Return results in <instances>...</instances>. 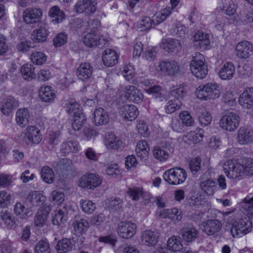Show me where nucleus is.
<instances>
[{
  "label": "nucleus",
  "mask_w": 253,
  "mask_h": 253,
  "mask_svg": "<svg viewBox=\"0 0 253 253\" xmlns=\"http://www.w3.org/2000/svg\"><path fill=\"white\" fill-rule=\"evenodd\" d=\"M205 62L204 55L199 52H196L193 57L190 64V70L192 74L197 79H203L208 74V67Z\"/></svg>",
  "instance_id": "1"
},
{
  "label": "nucleus",
  "mask_w": 253,
  "mask_h": 253,
  "mask_svg": "<svg viewBox=\"0 0 253 253\" xmlns=\"http://www.w3.org/2000/svg\"><path fill=\"white\" fill-rule=\"evenodd\" d=\"M187 177L186 170L178 167L167 170L163 174L164 180L169 184L172 185L182 184Z\"/></svg>",
  "instance_id": "2"
},
{
  "label": "nucleus",
  "mask_w": 253,
  "mask_h": 253,
  "mask_svg": "<svg viewBox=\"0 0 253 253\" xmlns=\"http://www.w3.org/2000/svg\"><path fill=\"white\" fill-rule=\"evenodd\" d=\"M223 170L227 177L231 179L240 180L245 176L244 165L235 164L232 161L225 162Z\"/></svg>",
  "instance_id": "3"
},
{
  "label": "nucleus",
  "mask_w": 253,
  "mask_h": 253,
  "mask_svg": "<svg viewBox=\"0 0 253 253\" xmlns=\"http://www.w3.org/2000/svg\"><path fill=\"white\" fill-rule=\"evenodd\" d=\"M42 135L40 129L36 126H29L24 131L23 141L27 146L36 145L42 141Z\"/></svg>",
  "instance_id": "4"
},
{
  "label": "nucleus",
  "mask_w": 253,
  "mask_h": 253,
  "mask_svg": "<svg viewBox=\"0 0 253 253\" xmlns=\"http://www.w3.org/2000/svg\"><path fill=\"white\" fill-rule=\"evenodd\" d=\"M240 117L235 113L229 112L221 117L219 121L220 126L228 131H234L239 126Z\"/></svg>",
  "instance_id": "5"
},
{
  "label": "nucleus",
  "mask_w": 253,
  "mask_h": 253,
  "mask_svg": "<svg viewBox=\"0 0 253 253\" xmlns=\"http://www.w3.org/2000/svg\"><path fill=\"white\" fill-rule=\"evenodd\" d=\"M252 227L250 221L240 219L232 224L230 232L234 238L240 237L249 233L252 230Z\"/></svg>",
  "instance_id": "6"
},
{
  "label": "nucleus",
  "mask_w": 253,
  "mask_h": 253,
  "mask_svg": "<svg viewBox=\"0 0 253 253\" xmlns=\"http://www.w3.org/2000/svg\"><path fill=\"white\" fill-rule=\"evenodd\" d=\"M102 183V179L98 175L87 173L83 175L78 181V186L81 188L93 189Z\"/></svg>",
  "instance_id": "7"
},
{
  "label": "nucleus",
  "mask_w": 253,
  "mask_h": 253,
  "mask_svg": "<svg viewBox=\"0 0 253 253\" xmlns=\"http://www.w3.org/2000/svg\"><path fill=\"white\" fill-rule=\"evenodd\" d=\"M136 225L130 221L120 222L117 226L118 234L122 238L130 239L133 237L136 232Z\"/></svg>",
  "instance_id": "8"
},
{
  "label": "nucleus",
  "mask_w": 253,
  "mask_h": 253,
  "mask_svg": "<svg viewBox=\"0 0 253 253\" xmlns=\"http://www.w3.org/2000/svg\"><path fill=\"white\" fill-rule=\"evenodd\" d=\"M158 68L161 71L169 76H174L180 73V65L175 60L161 61Z\"/></svg>",
  "instance_id": "9"
},
{
  "label": "nucleus",
  "mask_w": 253,
  "mask_h": 253,
  "mask_svg": "<svg viewBox=\"0 0 253 253\" xmlns=\"http://www.w3.org/2000/svg\"><path fill=\"white\" fill-rule=\"evenodd\" d=\"M42 16V11L41 9L28 8L23 12V20L27 24H36L39 22Z\"/></svg>",
  "instance_id": "10"
},
{
  "label": "nucleus",
  "mask_w": 253,
  "mask_h": 253,
  "mask_svg": "<svg viewBox=\"0 0 253 253\" xmlns=\"http://www.w3.org/2000/svg\"><path fill=\"white\" fill-rule=\"evenodd\" d=\"M235 54L240 58H249L253 54V44L248 41L239 42L236 46Z\"/></svg>",
  "instance_id": "11"
},
{
  "label": "nucleus",
  "mask_w": 253,
  "mask_h": 253,
  "mask_svg": "<svg viewBox=\"0 0 253 253\" xmlns=\"http://www.w3.org/2000/svg\"><path fill=\"white\" fill-rule=\"evenodd\" d=\"M125 97L133 103H139L143 101L144 95L137 87L129 85L125 87Z\"/></svg>",
  "instance_id": "12"
},
{
  "label": "nucleus",
  "mask_w": 253,
  "mask_h": 253,
  "mask_svg": "<svg viewBox=\"0 0 253 253\" xmlns=\"http://www.w3.org/2000/svg\"><path fill=\"white\" fill-rule=\"evenodd\" d=\"M96 2L95 0H80L75 5L77 12H85L87 14H92L96 10Z\"/></svg>",
  "instance_id": "13"
},
{
  "label": "nucleus",
  "mask_w": 253,
  "mask_h": 253,
  "mask_svg": "<svg viewBox=\"0 0 253 253\" xmlns=\"http://www.w3.org/2000/svg\"><path fill=\"white\" fill-rule=\"evenodd\" d=\"M192 41L194 45L202 49H207L210 46L209 36L202 31H198L194 33L192 37Z\"/></svg>",
  "instance_id": "14"
},
{
  "label": "nucleus",
  "mask_w": 253,
  "mask_h": 253,
  "mask_svg": "<svg viewBox=\"0 0 253 253\" xmlns=\"http://www.w3.org/2000/svg\"><path fill=\"white\" fill-rule=\"evenodd\" d=\"M119 113L125 120L132 121L138 116L139 111L135 106L126 104L120 108Z\"/></svg>",
  "instance_id": "15"
},
{
  "label": "nucleus",
  "mask_w": 253,
  "mask_h": 253,
  "mask_svg": "<svg viewBox=\"0 0 253 253\" xmlns=\"http://www.w3.org/2000/svg\"><path fill=\"white\" fill-rule=\"evenodd\" d=\"M237 140L241 145H248L253 141V130L250 128L241 127L237 134Z\"/></svg>",
  "instance_id": "16"
},
{
  "label": "nucleus",
  "mask_w": 253,
  "mask_h": 253,
  "mask_svg": "<svg viewBox=\"0 0 253 253\" xmlns=\"http://www.w3.org/2000/svg\"><path fill=\"white\" fill-rule=\"evenodd\" d=\"M0 223L8 229H14L17 226L15 217L7 210H2L0 212Z\"/></svg>",
  "instance_id": "17"
},
{
  "label": "nucleus",
  "mask_w": 253,
  "mask_h": 253,
  "mask_svg": "<svg viewBox=\"0 0 253 253\" xmlns=\"http://www.w3.org/2000/svg\"><path fill=\"white\" fill-rule=\"evenodd\" d=\"M18 106V101L11 96L4 98L0 103V109L2 113L6 115H8Z\"/></svg>",
  "instance_id": "18"
},
{
  "label": "nucleus",
  "mask_w": 253,
  "mask_h": 253,
  "mask_svg": "<svg viewBox=\"0 0 253 253\" xmlns=\"http://www.w3.org/2000/svg\"><path fill=\"white\" fill-rule=\"evenodd\" d=\"M239 104L244 108L251 109L253 106V87H247L240 95Z\"/></svg>",
  "instance_id": "19"
},
{
  "label": "nucleus",
  "mask_w": 253,
  "mask_h": 253,
  "mask_svg": "<svg viewBox=\"0 0 253 253\" xmlns=\"http://www.w3.org/2000/svg\"><path fill=\"white\" fill-rule=\"evenodd\" d=\"M159 238V234L158 232L147 230L142 233L141 240L143 245L151 247L157 243Z\"/></svg>",
  "instance_id": "20"
},
{
  "label": "nucleus",
  "mask_w": 253,
  "mask_h": 253,
  "mask_svg": "<svg viewBox=\"0 0 253 253\" xmlns=\"http://www.w3.org/2000/svg\"><path fill=\"white\" fill-rule=\"evenodd\" d=\"M46 197L39 191H31L26 198V203L28 206L36 207L41 206L44 202Z\"/></svg>",
  "instance_id": "21"
},
{
  "label": "nucleus",
  "mask_w": 253,
  "mask_h": 253,
  "mask_svg": "<svg viewBox=\"0 0 253 253\" xmlns=\"http://www.w3.org/2000/svg\"><path fill=\"white\" fill-rule=\"evenodd\" d=\"M160 47L169 52H177L181 48V43L177 40L163 39L160 43Z\"/></svg>",
  "instance_id": "22"
},
{
  "label": "nucleus",
  "mask_w": 253,
  "mask_h": 253,
  "mask_svg": "<svg viewBox=\"0 0 253 253\" xmlns=\"http://www.w3.org/2000/svg\"><path fill=\"white\" fill-rule=\"evenodd\" d=\"M119 55L116 51L107 48L105 49L102 55L103 64L108 67H112L118 62Z\"/></svg>",
  "instance_id": "23"
},
{
  "label": "nucleus",
  "mask_w": 253,
  "mask_h": 253,
  "mask_svg": "<svg viewBox=\"0 0 253 253\" xmlns=\"http://www.w3.org/2000/svg\"><path fill=\"white\" fill-rule=\"evenodd\" d=\"M93 68L88 63H82L78 68L77 75L79 80L87 81L92 75Z\"/></svg>",
  "instance_id": "24"
},
{
  "label": "nucleus",
  "mask_w": 253,
  "mask_h": 253,
  "mask_svg": "<svg viewBox=\"0 0 253 253\" xmlns=\"http://www.w3.org/2000/svg\"><path fill=\"white\" fill-rule=\"evenodd\" d=\"M203 231L211 235L219 232L221 228V222L217 219L208 220L203 223Z\"/></svg>",
  "instance_id": "25"
},
{
  "label": "nucleus",
  "mask_w": 253,
  "mask_h": 253,
  "mask_svg": "<svg viewBox=\"0 0 253 253\" xmlns=\"http://www.w3.org/2000/svg\"><path fill=\"white\" fill-rule=\"evenodd\" d=\"M109 121V115L104 109L98 108L95 110L93 113V122L96 126L106 125Z\"/></svg>",
  "instance_id": "26"
},
{
  "label": "nucleus",
  "mask_w": 253,
  "mask_h": 253,
  "mask_svg": "<svg viewBox=\"0 0 253 253\" xmlns=\"http://www.w3.org/2000/svg\"><path fill=\"white\" fill-rule=\"evenodd\" d=\"M235 74V67L231 62H227L221 67L219 72V77L222 80H231Z\"/></svg>",
  "instance_id": "27"
},
{
  "label": "nucleus",
  "mask_w": 253,
  "mask_h": 253,
  "mask_svg": "<svg viewBox=\"0 0 253 253\" xmlns=\"http://www.w3.org/2000/svg\"><path fill=\"white\" fill-rule=\"evenodd\" d=\"M79 150L78 142L73 140L64 141L61 145L60 151L64 155L76 153Z\"/></svg>",
  "instance_id": "28"
},
{
  "label": "nucleus",
  "mask_w": 253,
  "mask_h": 253,
  "mask_svg": "<svg viewBox=\"0 0 253 253\" xmlns=\"http://www.w3.org/2000/svg\"><path fill=\"white\" fill-rule=\"evenodd\" d=\"M15 214L24 219L29 218L33 214V211L31 207L27 208L21 203H17L14 208Z\"/></svg>",
  "instance_id": "29"
},
{
  "label": "nucleus",
  "mask_w": 253,
  "mask_h": 253,
  "mask_svg": "<svg viewBox=\"0 0 253 253\" xmlns=\"http://www.w3.org/2000/svg\"><path fill=\"white\" fill-rule=\"evenodd\" d=\"M135 151L137 156L141 160H146L148 157L149 146L145 140H140L138 142Z\"/></svg>",
  "instance_id": "30"
},
{
  "label": "nucleus",
  "mask_w": 253,
  "mask_h": 253,
  "mask_svg": "<svg viewBox=\"0 0 253 253\" xmlns=\"http://www.w3.org/2000/svg\"><path fill=\"white\" fill-rule=\"evenodd\" d=\"M29 118V112L27 108H20L16 113V123L22 127H25L28 124Z\"/></svg>",
  "instance_id": "31"
},
{
  "label": "nucleus",
  "mask_w": 253,
  "mask_h": 253,
  "mask_svg": "<svg viewBox=\"0 0 253 253\" xmlns=\"http://www.w3.org/2000/svg\"><path fill=\"white\" fill-rule=\"evenodd\" d=\"M197 117L202 126L209 125L211 122V116L210 113L204 107L199 108L197 111Z\"/></svg>",
  "instance_id": "32"
},
{
  "label": "nucleus",
  "mask_w": 253,
  "mask_h": 253,
  "mask_svg": "<svg viewBox=\"0 0 253 253\" xmlns=\"http://www.w3.org/2000/svg\"><path fill=\"white\" fill-rule=\"evenodd\" d=\"M93 30L87 33L84 38V43L87 46L92 47L97 46L99 44V36L97 34L95 27H92Z\"/></svg>",
  "instance_id": "33"
},
{
  "label": "nucleus",
  "mask_w": 253,
  "mask_h": 253,
  "mask_svg": "<svg viewBox=\"0 0 253 253\" xmlns=\"http://www.w3.org/2000/svg\"><path fill=\"white\" fill-rule=\"evenodd\" d=\"M48 34V30L44 27L41 26L33 31L31 37L34 41L43 42L46 41Z\"/></svg>",
  "instance_id": "34"
},
{
  "label": "nucleus",
  "mask_w": 253,
  "mask_h": 253,
  "mask_svg": "<svg viewBox=\"0 0 253 253\" xmlns=\"http://www.w3.org/2000/svg\"><path fill=\"white\" fill-rule=\"evenodd\" d=\"M160 214L163 218L168 217L175 221H179L182 218L181 211L177 208L164 210L161 211Z\"/></svg>",
  "instance_id": "35"
},
{
  "label": "nucleus",
  "mask_w": 253,
  "mask_h": 253,
  "mask_svg": "<svg viewBox=\"0 0 253 253\" xmlns=\"http://www.w3.org/2000/svg\"><path fill=\"white\" fill-rule=\"evenodd\" d=\"M73 243L69 238H63L58 241L56 250L58 253H66L72 250Z\"/></svg>",
  "instance_id": "36"
},
{
  "label": "nucleus",
  "mask_w": 253,
  "mask_h": 253,
  "mask_svg": "<svg viewBox=\"0 0 253 253\" xmlns=\"http://www.w3.org/2000/svg\"><path fill=\"white\" fill-rule=\"evenodd\" d=\"M39 95L44 102H50L55 97V94L50 86H42L39 90Z\"/></svg>",
  "instance_id": "37"
},
{
  "label": "nucleus",
  "mask_w": 253,
  "mask_h": 253,
  "mask_svg": "<svg viewBox=\"0 0 253 253\" xmlns=\"http://www.w3.org/2000/svg\"><path fill=\"white\" fill-rule=\"evenodd\" d=\"M198 231L192 227H183L181 230V234L183 239L187 242H191L197 238Z\"/></svg>",
  "instance_id": "38"
},
{
  "label": "nucleus",
  "mask_w": 253,
  "mask_h": 253,
  "mask_svg": "<svg viewBox=\"0 0 253 253\" xmlns=\"http://www.w3.org/2000/svg\"><path fill=\"white\" fill-rule=\"evenodd\" d=\"M48 211L43 207H41L34 218V224L36 227H42L47 221Z\"/></svg>",
  "instance_id": "39"
},
{
  "label": "nucleus",
  "mask_w": 253,
  "mask_h": 253,
  "mask_svg": "<svg viewBox=\"0 0 253 253\" xmlns=\"http://www.w3.org/2000/svg\"><path fill=\"white\" fill-rule=\"evenodd\" d=\"M48 15L52 18L53 21L56 23L62 22L65 18L64 12L56 5L50 8L48 12Z\"/></svg>",
  "instance_id": "40"
},
{
  "label": "nucleus",
  "mask_w": 253,
  "mask_h": 253,
  "mask_svg": "<svg viewBox=\"0 0 253 253\" xmlns=\"http://www.w3.org/2000/svg\"><path fill=\"white\" fill-rule=\"evenodd\" d=\"M122 143V141L112 133L108 134L105 140V144L108 149H118Z\"/></svg>",
  "instance_id": "41"
},
{
  "label": "nucleus",
  "mask_w": 253,
  "mask_h": 253,
  "mask_svg": "<svg viewBox=\"0 0 253 253\" xmlns=\"http://www.w3.org/2000/svg\"><path fill=\"white\" fill-rule=\"evenodd\" d=\"M201 187L202 190L209 196L213 195L217 189L215 182L211 179L203 181L201 184Z\"/></svg>",
  "instance_id": "42"
},
{
  "label": "nucleus",
  "mask_w": 253,
  "mask_h": 253,
  "mask_svg": "<svg viewBox=\"0 0 253 253\" xmlns=\"http://www.w3.org/2000/svg\"><path fill=\"white\" fill-rule=\"evenodd\" d=\"M168 249L172 252L180 251L183 246L179 237L173 236L169 238L167 241Z\"/></svg>",
  "instance_id": "43"
},
{
  "label": "nucleus",
  "mask_w": 253,
  "mask_h": 253,
  "mask_svg": "<svg viewBox=\"0 0 253 253\" xmlns=\"http://www.w3.org/2000/svg\"><path fill=\"white\" fill-rule=\"evenodd\" d=\"M35 68L32 64H25L21 68V74L25 80H31L36 77Z\"/></svg>",
  "instance_id": "44"
},
{
  "label": "nucleus",
  "mask_w": 253,
  "mask_h": 253,
  "mask_svg": "<svg viewBox=\"0 0 253 253\" xmlns=\"http://www.w3.org/2000/svg\"><path fill=\"white\" fill-rule=\"evenodd\" d=\"M146 92L158 101H162L166 98L165 91L159 85H154L145 90Z\"/></svg>",
  "instance_id": "45"
},
{
  "label": "nucleus",
  "mask_w": 253,
  "mask_h": 253,
  "mask_svg": "<svg viewBox=\"0 0 253 253\" xmlns=\"http://www.w3.org/2000/svg\"><path fill=\"white\" fill-rule=\"evenodd\" d=\"M171 12V7H167L162 9L160 12L156 13L153 17L152 20L154 21V25H157L163 21L170 14Z\"/></svg>",
  "instance_id": "46"
},
{
  "label": "nucleus",
  "mask_w": 253,
  "mask_h": 253,
  "mask_svg": "<svg viewBox=\"0 0 253 253\" xmlns=\"http://www.w3.org/2000/svg\"><path fill=\"white\" fill-rule=\"evenodd\" d=\"M59 167L61 171L67 175L72 174L74 171L72 162L68 159L61 160L59 163Z\"/></svg>",
  "instance_id": "47"
},
{
  "label": "nucleus",
  "mask_w": 253,
  "mask_h": 253,
  "mask_svg": "<svg viewBox=\"0 0 253 253\" xmlns=\"http://www.w3.org/2000/svg\"><path fill=\"white\" fill-rule=\"evenodd\" d=\"M207 89H208L210 99H215L220 96L221 90L220 86L218 84L215 83L207 84Z\"/></svg>",
  "instance_id": "48"
},
{
  "label": "nucleus",
  "mask_w": 253,
  "mask_h": 253,
  "mask_svg": "<svg viewBox=\"0 0 253 253\" xmlns=\"http://www.w3.org/2000/svg\"><path fill=\"white\" fill-rule=\"evenodd\" d=\"M171 96L174 97L176 99H179L183 98L187 94V90L184 85L180 84L173 86L170 88Z\"/></svg>",
  "instance_id": "49"
},
{
  "label": "nucleus",
  "mask_w": 253,
  "mask_h": 253,
  "mask_svg": "<svg viewBox=\"0 0 253 253\" xmlns=\"http://www.w3.org/2000/svg\"><path fill=\"white\" fill-rule=\"evenodd\" d=\"M67 206H64L62 209H59L55 211L52 217V222L55 225H59L63 222L65 214L67 213Z\"/></svg>",
  "instance_id": "50"
},
{
  "label": "nucleus",
  "mask_w": 253,
  "mask_h": 253,
  "mask_svg": "<svg viewBox=\"0 0 253 253\" xmlns=\"http://www.w3.org/2000/svg\"><path fill=\"white\" fill-rule=\"evenodd\" d=\"M74 230L78 234H83L87 231L89 227V223L85 219H81L73 223Z\"/></svg>",
  "instance_id": "51"
},
{
  "label": "nucleus",
  "mask_w": 253,
  "mask_h": 253,
  "mask_svg": "<svg viewBox=\"0 0 253 253\" xmlns=\"http://www.w3.org/2000/svg\"><path fill=\"white\" fill-rule=\"evenodd\" d=\"M66 110L69 115L77 117L81 115H84L82 111L80 105L77 102L69 103L66 104Z\"/></svg>",
  "instance_id": "52"
},
{
  "label": "nucleus",
  "mask_w": 253,
  "mask_h": 253,
  "mask_svg": "<svg viewBox=\"0 0 253 253\" xmlns=\"http://www.w3.org/2000/svg\"><path fill=\"white\" fill-rule=\"evenodd\" d=\"M46 59L45 54L41 51H34L30 56L31 62L38 65H42L44 64Z\"/></svg>",
  "instance_id": "53"
},
{
  "label": "nucleus",
  "mask_w": 253,
  "mask_h": 253,
  "mask_svg": "<svg viewBox=\"0 0 253 253\" xmlns=\"http://www.w3.org/2000/svg\"><path fill=\"white\" fill-rule=\"evenodd\" d=\"M41 175L43 180L46 183H51L54 181V172L52 169L47 166H45L42 168Z\"/></svg>",
  "instance_id": "54"
},
{
  "label": "nucleus",
  "mask_w": 253,
  "mask_h": 253,
  "mask_svg": "<svg viewBox=\"0 0 253 253\" xmlns=\"http://www.w3.org/2000/svg\"><path fill=\"white\" fill-rule=\"evenodd\" d=\"M154 21L149 17H144L137 24V27L141 31L149 30L154 26Z\"/></svg>",
  "instance_id": "55"
},
{
  "label": "nucleus",
  "mask_w": 253,
  "mask_h": 253,
  "mask_svg": "<svg viewBox=\"0 0 253 253\" xmlns=\"http://www.w3.org/2000/svg\"><path fill=\"white\" fill-rule=\"evenodd\" d=\"M182 105L181 102L177 100H170L169 101L165 106V112L167 114H172L180 109Z\"/></svg>",
  "instance_id": "56"
},
{
  "label": "nucleus",
  "mask_w": 253,
  "mask_h": 253,
  "mask_svg": "<svg viewBox=\"0 0 253 253\" xmlns=\"http://www.w3.org/2000/svg\"><path fill=\"white\" fill-rule=\"evenodd\" d=\"M153 155L156 159L161 162L166 161L169 156V154L167 151L158 147L154 148Z\"/></svg>",
  "instance_id": "57"
},
{
  "label": "nucleus",
  "mask_w": 253,
  "mask_h": 253,
  "mask_svg": "<svg viewBox=\"0 0 253 253\" xmlns=\"http://www.w3.org/2000/svg\"><path fill=\"white\" fill-rule=\"evenodd\" d=\"M243 207L247 213L253 216V194H249L243 200Z\"/></svg>",
  "instance_id": "58"
},
{
  "label": "nucleus",
  "mask_w": 253,
  "mask_h": 253,
  "mask_svg": "<svg viewBox=\"0 0 253 253\" xmlns=\"http://www.w3.org/2000/svg\"><path fill=\"white\" fill-rule=\"evenodd\" d=\"M80 204L82 210L88 214L92 213L96 209L95 204L89 200H82L80 202Z\"/></svg>",
  "instance_id": "59"
},
{
  "label": "nucleus",
  "mask_w": 253,
  "mask_h": 253,
  "mask_svg": "<svg viewBox=\"0 0 253 253\" xmlns=\"http://www.w3.org/2000/svg\"><path fill=\"white\" fill-rule=\"evenodd\" d=\"M143 192L141 188H129L127 191V194L130 198L133 201H138L142 196Z\"/></svg>",
  "instance_id": "60"
},
{
  "label": "nucleus",
  "mask_w": 253,
  "mask_h": 253,
  "mask_svg": "<svg viewBox=\"0 0 253 253\" xmlns=\"http://www.w3.org/2000/svg\"><path fill=\"white\" fill-rule=\"evenodd\" d=\"M50 251L49 244L43 240L40 241L35 248V253H49Z\"/></svg>",
  "instance_id": "61"
},
{
  "label": "nucleus",
  "mask_w": 253,
  "mask_h": 253,
  "mask_svg": "<svg viewBox=\"0 0 253 253\" xmlns=\"http://www.w3.org/2000/svg\"><path fill=\"white\" fill-rule=\"evenodd\" d=\"M86 119L87 118L85 115H81V116L74 117L73 122L72 123L73 128L76 131L80 130L84 124L86 122Z\"/></svg>",
  "instance_id": "62"
},
{
  "label": "nucleus",
  "mask_w": 253,
  "mask_h": 253,
  "mask_svg": "<svg viewBox=\"0 0 253 253\" xmlns=\"http://www.w3.org/2000/svg\"><path fill=\"white\" fill-rule=\"evenodd\" d=\"M196 94L197 97L200 99L205 100L210 99L208 89H207V84L200 85L196 89Z\"/></svg>",
  "instance_id": "63"
},
{
  "label": "nucleus",
  "mask_w": 253,
  "mask_h": 253,
  "mask_svg": "<svg viewBox=\"0 0 253 253\" xmlns=\"http://www.w3.org/2000/svg\"><path fill=\"white\" fill-rule=\"evenodd\" d=\"M204 136V131L199 129L188 134V139L194 143H197L201 141Z\"/></svg>",
  "instance_id": "64"
}]
</instances>
